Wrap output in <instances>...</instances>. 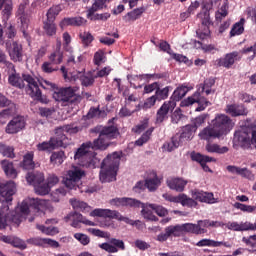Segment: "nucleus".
Wrapping results in <instances>:
<instances>
[{"mask_svg":"<svg viewBox=\"0 0 256 256\" xmlns=\"http://www.w3.org/2000/svg\"><path fill=\"white\" fill-rule=\"evenodd\" d=\"M91 133H99V137L93 142L88 141L83 143L74 155L75 160L87 159L89 149L105 151L111 145V141L119 137V128L115 125L104 126L103 128L96 127L91 130Z\"/></svg>","mask_w":256,"mask_h":256,"instance_id":"f257e3e1","label":"nucleus"},{"mask_svg":"<svg viewBox=\"0 0 256 256\" xmlns=\"http://www.w3.org/2000/svg\"><path fill=\"white\" fill-rule=\"evenodd\" d=\"M235 122L226 114H217L211 121V125L205 127L199 133L200 139L210 141V139H221L223 135L231 133Z\"/></svg>","mask_w":256,"mask_h":256,"instance_id":"f03ea898","label":"nucleus"},{"mask_svg":"<svg viewBox=\"0 0 256 256\" xmlns=\"http://www.w3.org/2000/svg\"><path fill=\"white\" fill-rule=\"evenodd\" d=\"M8 82L12 87H17L18 89H24L25 83H27L26 92L34 101L44 104L49 103L47 97L43 96V93L39 88V83L33 76H31V74H22V76L17 73L11 74L8 78Z\"/></svg>","mask_w":256,"mask_h":256,"instance_id":"7ed1b4c3","label":"nucleus"},{"mask_svg":"<svg viewBox=\"0 0 256 256\" xmlns=\"http://www.w3.org/2000/svg\"><path fill=\"white\" fill-rule=\"evenodd\" d=\"M214 85L215 78L206 79L204 83L199 85L196 92L181 101L180 107H191V105H195V103H197L198 107L195 109V111H205V109L211 105V102H209V100L203 96V93H205V95H213L215 93V90H213Z\"/></svg>","mask_w":256,"mask_h":256,"instance_id":"20e7f679","label":"nucleus"},{"mask_svg":"<svg viewBox=\"0 0 256 256\" xmlns=\"http://www.w3.org/2000/svg\"><path fill=\"white\" fill-rule=\"evenodd\" d=\"M54 133L55 136L51 137L49 141H44L36 145L38 151H54V149L59 147H67L69 145V138L65 133H69L70 135L79 133V127L64 125L55 128Z\"/></svg>","mask_w":256,"mask_h":256,"instance_id":"39448f33","label":"nucleus"},{"mask_svg":"<svg viewBox=\"0 0 256 256\" xmlns=\"http://www.w3.org/2000/svg\"><path fill=\"white\" fill-rule=\"evenodd\" d=\"M123 152H114L109 154L101 164L100 181L101 183H111L117 179V171H119V165Z\"/></svg>","mask_w":256,"mask_h":256,"instance_id":"423d86ee","label":"nucleus"},{"mask_svg":"<svg viewBox=\"0 0 256 256\" xmlns=\"http://www.w3.org/2000/svg\"><path fill=\"white\" fill-rule=\"evenodd\" d=\"M15 193H17V185L14 181L10 180L6 183H0V201L1 203H6V206L0 210V231L7 227V214H5V210L9 211V205H11Z\"/></svg>","mask_w":256,"mask_h":256,"instance_id":"0eeeda50","label":"nucleus"},{"mask_svg":"<svg viewBox=\"0 0 256 256\" xmlns=\"http://www.w3.org/2000/svg\"><path fill=\"white\" fill-rule=\"evenodd\" d=\"M195 133H197L196 127H193L192 124H187L183 126L180 130V134H176L171 138L170 142H166L164 144V149L169 152L174 151L185 143V141H191L193 137H195Z\"/></svg>","mask_w":256,"mask_h":256,"instance_id":"6e6552de","label":"nucleus"},{"mask_svg":"<svg viewBox=\"0 0 256 256\" xmlns=\"http://www.w3.org/2000/svg\"><path fill=\"white\" fill-rule=\"evenodd\" d=\"M110 205H114L115 207H133L134 209L141 208L145 219H148L149 221H159V218L153 215L151 211H146L145 204L137 199L127 197L114 198L110 200Z\"/></svg>","mask_w":256,"mask_h":256,"instance_id":"1a4fd4ad","label":"nucleus"},{"mask_svg":"<svg viewBox=\"0 0 256 256\" xmlns=\"http://www.w3.org/2000/svg\"><path fill=\"white\" fill-rule=\"evenodd\" d=\"M76 91L73 87L58 88L53 93V99L64 107H67V105H77L81 103V96L77 95Z\"/></svg>","mask_w":256,"mask_h":256,"instance_id":"9d476101","label":"nucleus"},{"mask_svg":"<svg viewBox=\"0 0 256 256\" xmlns=\"http://www.w3.org/2000/svg\"><path fill=\"white\" fill-rule=\"evenodd\" d=\"M85 170L79 166H72L67 172L64 178V185L67 189H79L81 180L85 177Z\"/></svg>","mask_w":256,"mask_h":256,"instance_id":"9b49d317","label":"nucleus"},{"mask_svg":"<svg viewBox=\"0 0 256 256\" xmlns=\"http://www.w3.org/2000/svg\"><path fill=\"white\" fill-rule=\"evenodd\" d=\"M198 19H200V24L198 29L196 30V35L198 39H207L211 37V25H213V21H211V14L209 10H205L202 13L197 15Z\"/></svg>","mask_w":256,"mask_h":256,"instance_id":"f8f14e48","label":"nucleus"},{"mask_svg":"<svg viewBox=\"0 0 256 256\" xmlns=\"http://www.w3.org/2000/svg\"><path fill=\"white\" fill-rule=\"evenodd\" d=\"M241 59H243L241 52L232 51L216 59L214 65L215 67H222L223 69H233Z\"/></svg>","mask_w":256,"mask_h":256,"instance_id":"ddd939ff","label":"nucleus"},{"mask_svg":"<svg viewBox=\"0 0 256 256\" xmlns=\"http://www.w3.org/2000/svg\"><path fill=\"white\" fill-rule=\"evenodd\" d=\"M5 48L11 61L14 63H21L23 61V45L19 42L7 40L5 42Z\"/></svg>","mask_w":256,"mask_h":256,"instance_id":"4468645a","label":"nucleus"},{"mask_svg":"<svg viewBox=\"0 0 256 256\" xmlns=\"http://www.w3.org/2000/svg\"><path fill=\"white\" fill-rule=\"evenodd\" d=\"M43 205H47L46 200H41L39 198H31L29 200L22 201L19 211L21 215L26 216L28 213H31V209H34V211H41L43 209Z\"/></svg>","mask_w":256,"mask_h":256,"instance_id":"2eb2a0df","label":"nucleus"},{"mask_svg":"<svg viewBox=\"0 0 256 256\" xmlns=\"http://www.w3.org/2000/svg\"><path fill=\"white\" fill-rule=\"evenodd\" d=\"M177 237H181L182 233H191L192 235H204L207 233V229L202 228L201 224L184 223L174 226Z\"/></svg>","mask_w":256,"mask_h":256,"instance_id":"dca6fc26","label":"nucleus"},{"mask_svg":"<svg viewBox=\"0 0 256 256\" xmlns=\"http://www.w3.org/2000/svg\"><path fill=\"white\" fill-rule=\"evenodd\" d=\"M90 215L92 217H104L108 219H119L120 221H124V223H128L129 225H134L133 220L121 216L119 212L116 210H109V209H94Z\"/></svg>","mask_w":256,"mask_h":256,"instance_id":"f3484780","label":"nucleus"},{"mask_svg":"<svg viewBox=\"0 0 256 256\" xmlns=\"http://www.w3.org/2000/svg\"><path fill=\"white\" fill-rule=\"evenodd\" d=\"M175 107H177V103H175L174 100L164 102L156 113V123H163V121L169 119L167 115H169V111H173Z\"/></svg>","mask_w":256,"mask_h":256,"instance_id":"a211bd4d","label":"nucleus"},{"mask_svg":"<svg viewBox=\"0 0 256 256\" xmlns=\"http://www.w3.org/2000/svg\"><path fill=\"white\" fill-rule=\"evenodd\" d=\"M25 129V118L23 116L14 117L6 126L5 131L8 135H15Z\"/></svg>","mask_w":256,"mask_h":256,"instance_id":"6ab92c4d","label":"nucleus"},{"mask_svg":"<svg viewBox=\"0 0 256 256\" xmlns=\"http://www.w3.org/2000/svg\"><path fill=\"white\" fill-rule=\"evenodd\" d=\"M187 183H189V181L181 177H174L166 180L167 187L177 193H183L185 187H187Z\"/></svg>","mask_w":256,"mask_h":256,"instance_id":"aec40b11","label":"nucleus"},{"mask_svg":"<svg viewBox=\"0 0 256 256\" xmlns=\"http://www.w3.org/2000/svg\"><path fill=\"white\" fill-rule=\"evenodd\" d=\"M192 161H196V163H199L206 173H211V170L207 166V163H215L217 161L213 157L202 155L201 153L192 152L190 155Z\"/></svg>","mask_w":256,"mask_h":256,"instance_id":"412c9836","label":"nucleus"},{"mask_svg":"<svg viewBox=\"0 0 256 256\" xmlns=\"http://www.w3.org/2000/svg\"><path fill=\"white\" fill-rule=\"evenodd\" d=\"M25 8V4H20L16 13V17H18L21 22V31L23 35L27 33V29L29 28V14L25 12Z\"/></svg>","mask_w":256,"mask_h":256,"instance_id":"4be33fe9","label":"nucleus"},{"mask_svg":"<svg viewBox=\"0 0 256 256\" xmlns=\"http://www.w3.org/2000/svg\"><path fill=\"white\" fill-rule=\"evenodd\" d=\"M225 113L230 117H242L246 116L248 111L243 104H228L225 108Z\"/></svg>","mask_w":256,"mask_h":256,"instance_id":"5701e85b","label":"nucleus"},{"mask_svg":"<svg viewBox=\"0 0 256 256\" xmlns=\"http://www.w3.org/2000/svg\"><path fill=\"white\" fill-rule=\"evenodd\" d=\"M109 1L111 0H95L91 8L87 11V19H91V21H93V19H103V14L97 15L96 17H93V15H95L96 11L107 7L106 3H109Z\"/></svg>","mask_w":256,"mask_h":256,"instance_id":"b1692460","label":"nucleus"},{"mask_svg":"<svg viewBox=\"0 0 256 256\" xmlns=\"http://www.w3.org/2000/svg\"><path fill=\"white\" fill-rule=\"evenodd\" d=\"M4 7V9H3ZM1 9H3L1 11ZM0 11L2 15V20L4 23H7L11 19L13 14V1L12 0H0Z\"/></svg>","mask_w":256,"mask_h":256,"instance_id":"393cba45","label":"nucleus"},{"mask_svg":"<svg viewBox=\"0 0 256 256\" xmlns=\"http://www.w3.org/2000/svg\"><path fill=\"white\" fill-rule=\"evenodd\" d=\"M87 23V20L81 16L67 17L60 22V27H81Z\"/></svg>","mask_w":256,"mask_h":256,"instance_id":"a878e982","label":"nucleus"},{"mask_svg":"<svg viewBox=\"0 0 256 256\" xmlns=\"http://www.w3.org/2000/svg\"><path fill=\"white\" fill-rule=\"evenodd\" d=\"M192 197L195 201H200V203H216L213 193L196 190L192 193Z\"/></svg>","mask_w":256,"mask_h":256,"instance_id":"bb28decb","label":"nucleus"},{"mask_svg":"<svg viewBox=\"0 0 256 256\" xmlns=\"http://www.w3.org/2000/svg\"><path fill=\"white\" fill-rule=\"evenodd\" d=\"M83 61H84V57L83 55H75V52H73V50L70 51V55L68 56L67 59V65L68 67H73L74 69H83Z\"/></svg>","mask_w":256,"mask_h":256,"instance_id":"cd10ccee","label":"nucleus"},{"mask_svg":"<svg viewBox=\"0 0 256 256\" xmlns=\"http://www.w3.org/2000/svg\"><path fill=\"white\" fill-rule=\"evenodd\" d=\"M42 29L46 37H55L57 35V24H55V20L46 18V20L43 21Z\"/></svg>","mask_w":256,"mask_h":256,"instance_id":"c85d7f7f","label":"nucleus"},{"mask_svg":"<svg viewBox=\"0 0 256 256\" xmlns=\"http://www.w3.org/2000/svg\"><path fill=\"white\" fill-rule=\"evenodd\" d=\"M85 73V68H81V70H77L76 79H80L81 85L83 87H91L93 83H95V76L93 74H83Z\"/></svg>","mask_w":256,"mask_h":256,"instance_id":"c756f323","label":"nucleus"},{"mask_svg":"<svg viewBox=\"0 0 256 256\" xmlns=\"http://www.w3.org/2000/svg\"><path fill=\"white\" fill-rule=\"evenodd\" d=\"M152 78L153 75L151 74L128 75V81H130V85L133 87V89H143V85H137L135 83H137V81H149V79Z\"/></svg>","mask_w":256,"mask_h":256,"instance_id":"7c9ffc66","label":"nucleus"},{"mask_svg":"<svg viewBox=\"0 0 256 256\" xmlns=\"http://www.w3.org/2000/svg\"><path fill=\"white\" fill-rule=\"evenodd\" d=\"M26 181L29 185H33L36 187L37 185H41L45 181V175L42 172H29L26 175Z\"/></svg>","mask_w":256,"mask_h":256,"instance_id":"2f4dec72","label":"nucleus"},{"mask_svg":"<svg viewBox=\"0 0 256 256\" xmlns=\"http://www.w3.org/2000/svg\"><path fill=\"white\" fill-rule=\"evenodd\" d=\"M2 169L9 179H17V169L13 165V162L9 160H2L1 161Z\"/></svg>","mask_w":256,"mask_h":256,"instance_id":"473e14b6","label":"nucleus"},{"mask_svg":"<svg viewBox=\"0 0 256 256\" xmlns=\"http://www.w3.org/2000/svg\"><path fill=\"white\" fill-rule=\"evenodd\" d=\"M143 13H145V8H136L123 16V21L124 23H135L137 19H141Z\"/></svg>","mask_w":256,"mask_h":256,"instance_id":"72a5a7b5","label":"nucleus"},{"mask_svg":"<svg viewBox=\"0 0 256 256\" xmlns=\"http://www.w3.org/2000/svg\"><path fill=\"white\" fill-rule=\"evenodd\" d=\"M35 158V152L29 151L23 156V160L21 162L22 169H25L26 171H31L35 169V161L33 159Z\"/></svg>","mask_w":256,"mask_h":256,"instance_id":"f704fd0d","label":"nucleus"},{"mask_svg":"<svg viewBox=\"0 0 256 256\" xmlns=\"http://www.w3.org/2000/svg\"><path fill=\"white\" fill-rule=\"evenodd\" d=\"M227 171H229V173L240 175L245 179H251L253 177V172H251V170L247 168H241V167L229 165L227 166Z\"/></svg>","mask_w":256,"mask_h":256,"instance_id":"c9c22d12","label":"nucleus"},{"mask_svg":"<svg viewBox=\"0 0 256 256\" xmlns=\"http://www.w3.org/2000/svg\"><path fill=\"white\" fill-rule=\"evenodd\" d=\"M205 149L208 153H217L218 155H225L229 153V147L222 146L219 144L208 142L205 146Z\"/></svg>","mask_w":256,"mask_h":256,"instance_id":"e433bc0d","label":"nucleus"},{"mask_svg":"<svg viewBox=\"0 0 256 256\" xmlns=\"http://www.w3.org/2000/svg\"><path fill=\"white\" fill-rule=\"evenodd\" d=\"M164 231L165 233H160L156 238V241H159V243H165L169 237H178L179 235L173 225L166 227Z\"/></svg>","mask_w":256,"mask_h":256,"instance_id":"4c0bfd02","label":"nucleus"},{"mask_svg":"<svg viewBox=\"0 0 256 256\" xmlns=\"http://www.w3.org/2000/svg\"><path fill=\"white\" fill-rule=\"evenodd\" d=\"M245 18H241L239 22H236L231 30L230 37H237V35H243L245 32Z\"/></svg>","mask_w":256,"mask_h":256,"instance_id":"58836bf2","label":"nucleus"},{"mask_svg":"<svg viewBox=\"0 0 256 256\" xmlns=\"http://www.w3.org/2000/svg\"><path fill=\"white\" fill-rule=\"evenodd\" d=\"M187 93H189V88L187 86H180L173 92L170 101H174V103H177V101H181V99L185 97Z\"/></svg>","mask_w":256,"mask_h":256,"instance_id":"ea45409f","label":"nucleus"},{"mask_svg":"<svg viewBox=\"0 0 256 256\" xmlns=\"http://www.w3.org/2000/svg\"><path fill=\"white\" fill-rule=\"evenodd\" d=\"M65 159H67V156H65V152L63 150L53 152L50 156V162L53 165H63Z\"/></svg>","mask_w":256,"mask_h":256,"instance_id":"a19ab883","label":"nucleus"},{"mask_svg":"<svg viewBox=\"0 0 256 256\" xmlns=\"http://www.w3.org/2000/svg\"><path fill=\"white\" fill-rule=\"evenodd\" d=\"M153 131H155L154 127L149 128L146 132H144L141 137L135 141V145L137 147H143V145H145V143H147L149 141V139H151V135H153Z\"/></svg>","mask_w":256,"mask_h":256,"instance_id":"79ce46f5","label":"nucleus"},{"mask_svg":"<svg viewBox=\"0 0 256 256\" xmlns=\"http://www.w3.org/2000/svg\"><path fill=\"white\" fill-rule=\"evenodd\" d=\"M197 9H199L198 1L192 3L185 12L180 14V21H187V19H189Z\"/></svg>","mask_w":256,"mask_h":256,"instance_id":"37998d69","label":"nucleus"},{"mask_svg":"<svg viewBox=\"0 0 256 256\" xmlns=\"http://www.w3.org/2000/svg\"><path fill=\"white\" fill-rule=\"evenodd\" d=\"M73 217L74 220L83 223L84 225H89L90 227H95V222L86 219L83 217V214L74 212L72 215L70 214L69 216L66 217V219H71Z\"/></svg>","mask_w":256,"mask_h":256,"instance_id":"c03bdc74","label":"nucleus"},{"mask_svg":"<svg viewBox=\"0 0 256 256\" xmlns=\"http://www.w3.org/2000/svg\"><path fill=\"white\" fill-rule=\"evenodd\" d=\"M79 39L83 47H90L93 41H95V37L91 35V32H81L79 34Z\"/></svg>","mask_w":256,"mask_h":256,"instance_id":"a18cd8bd","label":"nucleus"},{"mask_svg":"<svg viewBox=\"0 0 256 256\" xmlns=\"http://www.w3.org/2000/svg\"><path fill=\"white\" fill-rule=\"evenodd\" d=\"M61 11H63V8L61 7V4L52 6L51 8H49V10L46 13V19H50V21H55V19H57V15H59V13H61Z\"/></svg>","mask_w":256,"mask_h":256,"instance_id":"49530a36","label":"nucleus"},{"mask_svg":"<svg viewBox=\"0 0 256 256\" xmlns=\"http://www.w3.org/2000/svg\"><path fill=\"white\" fill-rule=\"evenodd\" d=\"M48 59L53 65H61L63 63V52L56 50L49 55Z\"/></svg>","mask_w":256,"mask_h":256,"instance_id":"de8ad7c7","label":"nucleus"},{"mask_svg":"<svg viewBox=\"0 0 256 256\" xmlns=\"http://www.w3.org/2000/svg\"><path fill=\"white\" fill-rule=\"evenodd\" d=\"M169 86H166L164 88H161L160 85L158 86L155 96L158 99V101H165L169 97Z\"/></svg>","mask_w":256,"mask_h":256,"instance_id":"09e8293b","label":"nucleus"},{"mask_svg":"<svg viewBox=\"0 0 256 256\" xmlns=\"http://www.w3.org/2000/svg\"><path fill=\"white\" fill-rule=\"evenodd\" d=\"M178 203H181L183 207H196L197 202L195 201V198H189L185 194H180V200Z\"/></svg>","mask_w":256,"mask_h":256,"instance_id":"8fccbe9b","label":"nucleus"},{"mask_svg":"<svg viewBox=\"0 0 256 256\" xmlns=\"http://www.w3.org/2000/svg\"><path fill=\"white\" fill-rule=\"evenodd\" d=\"M0 152L4 157H8L9 159H15V148L13 146L1 145Z\"/></svg>","mask_w":256,"mask_h":256,"instance_id":"3c124183","label":"nucleus"},{"mask_svg":"<svg viewBox=\"0 0 256 256\" xmlns=\"http://www.w3.org/2000/svg\"><path fill=\"white\" fill-rule=\"evenodd\" d=\"M161 185V181L159 178L154 177L150 179H146V189L149 191H157V188Z\"/></svg>","mask_w":256,"mask_h":256,"instance_id":"603ef678","label":"nucleus"},{"mask_svg":"<svg viewBox=\"0 0 256 256\" xmlns=\"http://www.w3.org/2000/svg\"><path fill=\"white\" fill-rule=\"evenodd\" d=\"M234 209H239L240 211H243V213H253L256 210L255 206L243 204L241 202H235L233 204Z\"/></svg>","mask_w":256,"mask_h":256,"instance_id":"864d4df0","label":"nucleus"},{"mask_svg":"<svg viewBox=\"0 0 256 256\" xmlns=\"http://www.w3.org/2000/svg\"><path fill=\"white\" fill-rule=\"evenodd\" d=\"M148 207L152 209L158 215V217H165L169 214V211L166 210L165 207L157 204H149Z\"/></svg>","mask_w":256,"mask_h":256,"instance_id":"5fc2aeb1","label":"nucleus"},{"mask_svg":"<svg viewBox=\"0 0 256 256\" xmlns=\"http://www.w3.org/2000/svg\"><path fill=\"white\" fill-rule=\"evenodd\" d=\"M7 107L8 108L0 112V117H11V115H15V113H17V105H15V103L12 102V104Z\"/></svg>","mask_w":256,"mask_h":256,"instance_id":"6e6d98bb","label":"nucleus"},{"mask_svg":"<svg viewBox=\"0 0 256 256\" xmlns=\"http://www.w3.org/2000/svg\"><path fill=\"white\" fill-rule=\"evenodd\" d=\"M196 247H219V243L211 239H201L196 243Z\"/></svg>","mask_w":256,"mask_h":256,"instance_id":"4d7b16f0","label":"nucleus"},{"mask_svg":"<svg viewBox=\"0 0 256 256\" xmlns=\"http://www.w3.org/2000/svg\"><path fill=\"white\" fill-rule=\"evenodd\" d=\"M70 203H71L73 209H75V211H85V209H87V207H89V205H87V203H85L84 201H81V200H77V199H71Z\"/></svg>","mask_w":256,"mask_h":256,"instance_id":"13d9d810","label":"nucleus"},{"mask_svg":"<svg viewBox=\"0 0 256 256\" xmlns=\"http://www.w3.org/2000/svg\"><path fill=\"white\" fill-rule=\"evenodd\" d=\"M34 189L37 195H49V191H51V188L43 182L34 186Z\"/></svg>","mask_w":256,"mask_h":256,"instance_id":"bf43d9fd","label":"nucleus"},{"mask_svg":"<svg viewBox=\"0 0 256 256\" xmlns=\"http://www.w3.org/2000/svg\"><path fill=\"white\" fill-rule=\"evenodd\" d=\"M36 227L39 231H41L45 235L53 236L59 233V229H57V227H45L44 225H37Z\"/></svg>","mask_w":256,"mask_h":256,"instance_id":"052dcab7","label":"nucleus"},{"mask_svg":"<svg viewBox=\"0 0 256 256\" xmlns=\"http://www.w3.org/2000/svg\"><path fill=\"white\" fill-rule=\"evenodd\" d=\"M74 239H76V241H79V243L84 246H87L91 243V238L87 234L83 233H75Z\"/></svg>","mask_w":256,"mask_h":256,"instance_id":"680f3d73","label":"nucleus"},{"mask_svg":"<svg viewBox=\"0 0 256 256\" xmlns=\"http://www.w3.org/2000/svg\"><path fill=\"white\" fill-rule=\"evenodd\" d=\"M54 65L51 61H46L42 64L41 70L43 73H55V71H59V68Z\"/></svg>","mask_w":256,"mask_h":256,"instance_id":"e2e57ef3","label":"nucleus"},{"mask_svg":"<svg viewBox=\"0 0 256 256\" xmlns=\"http://www.w3.org/2000/svg\"><path fill=\"white\" fill-rule=\"evenodd\" d=\"M197 224L200 225V227H223V222L211 220H199Z\"/></svg>","mask_w":256,"mask_h":256,"instance_id":"0e129e2a","label":"nucleus"},{"mask_svg":"<svg viewBox=\"0 0 256 256\" xmlns=\"http://www.w3.org/2000/svg\"><path fill=\"white\" fill-rule=\"evenodd\" d=\"M207 117H209V114L204 113L194 118L192 126L196 127V131L207 121Z\"/></svg>","mask_w":256,"mask_h":256,"instance_id":"69168bd1","label":"nucleus"},{"mask_svg":"<svg viewBox=\"0 0 256 256\" xmlns=\"http://www.w3.org/2000/svg\"><path fill=\"white\" fill-rule=\"evenodd\" d=\"M0 64L5 65L8 69H15V65L12 62L7 60V54L3 50L0 49Z\"/></svg>","mask_w":256,"mask_h":256,"instance_id":"338daca9","label":"nucleus"},{"mask_svg":"<svg viewBox=\"0 0 256 256\" xmlns=\"http://www.w3.org/2000/svg\"><path fill=\"white\" fill-rule=\"evenodd\" d=\"M102 63H105V53L99 50L94 54V64L99 66Z\"/></svg>","mask_w":256,"mask_h":256,"instance_id":"774afa93","label":"nucleus"}]
</instances>
